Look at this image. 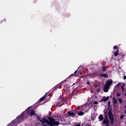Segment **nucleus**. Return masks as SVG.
<instances>
[{"mask_svg": "<svg viewBox=\"0 0 126 126\" xmlns=\"http://www.w3.org/2000/svg\"><path fill=\"white\" fill-rule=\"evenodd\" d=\"M103 115H104V118H108V111L104 110Z\"/></svg>", "mask_w": 126, "mask_h": 126, "instance_id": "nucleus-12", "label": "nucleus"}, {"mask_svg": "<svg viewBox=\"0 0 126 126\" xmlns=\"http://www.w3.org/2000/svg\"><path fill=\"white\" fill-rule=\"evenodd\" d=\"M36 115L37 114H36L35 111L34 110H32L30 113V116L31 118H32L33 116H36Z\"/></svg>", "mask_w": 126, "mask_h": 126, "instance_id": "nucleus-8", "label": "nucleus"}, {"mask_svg": "<svg viewBox=\"0 0 126 126\" xmlns=\"http://www.w3.org/2000/svg\"><path fill=\"white\" fill-rule=\"evenodd\" d=\"M94 104L95 105H98V102L96 101H95L94 102Z\"/></svg>", "mask_w": 126, "mask_h": 126, "instance_id": "nucleus-27", "label": "nucleus"}, {"mask_svg": "<svg viewBox=\"0 0 126 126\" xmlns=\"http://www.w3.org/2000/svg\"><path fill=\"white\" fill-rule=\"evenodd\" d=\"M25 115H26V113L23 112L20 116H18L15 120L12 121L8 126H15V124H17V123H19V122H22L24 118H25Z\"/></svg>", "mask_w": 126, "mask_h": 126, "instance_id": "nucleus-2", "label": "nucleus"}, {"mask_svg": "<svg viewBox=\"0 0 126 126\" xmlns=\"http://www.w3.org/2000/svg\"><path fill=\"white\" fill-rule=\"evenodd\" d=\"M113 84V80H108L106 81L105 86H108V87H110L111 84Z\"/></svg>", "mask_w": 126, "mask_h": 126, "instance_id": "nucleus-6", "label": "nucleus"}, {"mask_svg": "<svg viewBox=\"0 0 126 126\" xmlns=\"http://www.w3.org/2000/svg\"><path fill=\"white\" fill-rule=\"evenodd\" d=\"M120 96H121V93H118L117 95H116V96L117 97H120Z\"/></svg>", "mask_w": 126, "mask_h": 126, "instance_id": "nucleus-26", "label": "nucleus"}, {"mask_svg": "<svg viewBox=\"0 0 126 126\" xmlns=\"http://www.w3.org/2000/svg\"><path fill=\"white\" fill-rule=\"evenodd\" d=\"M105 126H110V124H105Z\"/></svg>", "mask_w": 126, "mask_h": 126, "instance_id": "nucleus-33", "label": "nucleus"}, {"mask_svg": "<svg viewBox=\"0 0 126 126\" xmlns=\"http://www.w3.org/2000/svg\"><path fill=\"white\" fill-rule=\"evenodd\" d=\"M2 21H4L5 22H6V20H5V19H4L3 21H2Z\"/></svg>", "mask_w": 126, "mask_h": 126, "instance_id": "nucleus-34", "label": "nucleus"}, {"mask_svg": "<svg viewBox=\"0 0 126 126\" xmlns=\"http://www.w3.org/2000/svg\"><path fill=\"white\" fill-rule=\"evenodd\" d=\"M77 73V70H76L75 72H74V74H76V73Z\"/></svg>", "mask_w": 126, "mask_h": 126, "instance_id": "nucleus-32", "label": "nucleus"}, {"mask_svg": "<svg viewBox=\"0 0 126 126\" xmlns=\"http://www.w3.org/2000/svg\"><path fill=\"white\" fill-rule=\"evenodd\" d=\"M106 69H107V67H106V66H103L102 67V70L103 71H106Z\"/></svg>", "mask_w": 126, "mask_h": 126, "instance_id": "nucleus-19", "label": "nucleus"}, {"mask_svg": "<svg viewBox=\"0 0 126 126\" xmlns=\"http://www.w3.org/2000/svg\"><path fill=\"white\" fill-rule=\"evenodd\" d=\"M114 50H119V47L117 45H115L113 47Z\"/></svg>", "mask_w": 126, "mask_h": 126, "instance_id": "nucleus-23", "label": "nucleus"}, {"mask_svg": "<svg viewBox=\"0 0 126 126\" xmlns=\"http://www.w3.org/2000/svg\"><path fill=\"white\" fill-rule=\"evenodd\" d=\"M121 56H122V57H125V54H123Z\"/></svg>", "mask_w": 126, "mask_h": 126, "instance_id": "nucleus-35", "label": "nucleus"}, {"mask_svg": "<svg viewBox=\"0 0 126 126\" xmlns=\"http://www.w3.org/2000/svg\"><path fill=\"white\" fill-rule=\"evenodd\" d=\"M110 99V96H107L106 97L104 98L103 99H101L100 100V102H102L103 101V102H107Z\"/></svg>", "mask_w": 126, "mask_h": 126, "instance_id": "nucleus-11", "label": "nucleus"}, {"mask_svg": "<svg viewBox=\"0 0 126 126\" xmlns=\"http://www.w3.org/2000/svg\"><path fill=\"white\" fill-rule=\"evenodd\" d=\"M109 88H110V87H108L105 85V86L103 88L104 92H108V91H109Z\"/></svg>", "mask_w": 126, "mask_h": 126, "instance_id": "nucleus-10", "label": "nucleus"}, {"mask_svg": "<svg viewBox=\"0 0 126 126\" xmlns=\"http://www.w3.org/2000/svg\"><path fill=\"white\" fill-rule=\"evenodd\" d=\"M74 126H81L80 124H77L76 125H74Z\"/></svg>", "mask_w": 126, "mask_h": 126, "instance_id": "nucleus-30", "label": "nucleus"}, {"mask_svg": "<svg viewBox=\"0 0 126 126\" xmlns=\"http://www.w3.org/2000/svg\"><path fill=\"white\" fill-rule=\"evenodd\" d=\"M59 99L62 100L63 102H68L69 101V96L64 97V95L63 94L60 96Z\"/></svg>", "mask_w": 126, "mask_h": 126, "instance_id": "nucleus-5", "label": "nucleus"}, {"mask_svg": "<svg viewBox=\"0 0 126 126\" xmlns=\"http://www.w3.org/2000/svg\"><path fill=\"white\" fill-rule=\"evenodd\" d=\"M119 55V50H117L114 53L115 57H117Z\"/></svg>", "mask_w": 126, "mask_h": 126, "instance_id": "nucleus-18", "label": "nucleus"}, {"mask_svg": "<svg viewBox=\"0 0 126 126\" xmlns=\"http://www.w3.org/2000/svg\"><path fill=\"white\" fill-rule=\"evenodd\" d=\"M107 118L108 117H104V119L102 121V124H103V125H106V124H107V120H106V119H107Z\"/></svg>", "mask_w": 126, "mask_h": 126, "instance_id": "nucleus-17", "label": "nucleus"}, {"mask_svg": "<svg viewBox=\"0 0 126 126\" xmlns=\"http://www.w3.org/2000/svg\"><path fill=\"white\" fill-rule=\"evenodd\" d=\"M78 116H83L84 115V112L83 111H80L77 113Z\"/></svg>", "mask_w": 126, "mask_h": 126, "instance_id": "nucleus-16", "label": "nucleus"}, {"mask_svg": "<svg viewBox=\"0 0 126 126\" xmlns=\"http://www.w3.org/2000/svg\"><path fill=\"white\" fill-rule=\"evenodd\" d=\"M112 101L114 104H117V103H118V100H117V98H116V97H113Z\"/></svg>", "mask_w": 126, "mask_h": 126, "instance_id": "nucleus-15", "label": "nucleus"}, {"mask_svg": "<svg viewBox=\"0 0 126 126\" xmlns=\"http://www.w3.org/2000/svg\"><path fill=\"white\" fill-rule=\"evenodd\" d=\"M112 111V108H110L108 113V115L110 121L111 125H114V123H115V119H114V115L113 114Z\"/></svg>", "mask_w": 126, "mask_h": 126, "instance_id": "nucleus-3", "label": "nucleus"}, {"mask_svg": "<svg viewBox=\"0 0 126 126\" xmlns=\"http://www.w3.org/2000/svg\"><path fill=\"white\" fill-rule=\"evenodd\" d=\"M124 95H125V96H126V93Z\"/></svg>", "mask_w": 126, "mask_h": 126, "instance_id": "nucleus-39", "label": "nucleus"}, {"mask_svg": "<svg viewBox=\"0 0 126 126\" xmlns=\"http://www.w3.org/2000/svg\"><path fill=\"white\" fill-rule=\"evenodd\" d=\"M71 76H76V75L74 74H72L71 75H70L68 78H71Z\"/></svg>", "mask_w": 126, "mask_h": 126, "instance_id": "nucleus-24", "label": "nucleus"}, {"mask_svg": "<svg viewBox=\"0 0 126 126\" xmlns=\"http://www.w3.org/2000/svg\"><path fill=\"white\" fill-rule=\"evenodd\" d=\"M121 88H122L123 91H125V88H124L123 86H122V87H121Z\"/></svg>", "mask_w": 126, "mask_h": 126, "instance_id": "nucleus-28", "label": "nucleus"}, {"mask_svg": "<svg viewBox=\"0 0 126 126\" xmlns=\"http://www.w3.org/2000/svg\"><path fill=\"white\" fill-rule=\"evenodd\" d=\"M47 95V94H46L44 96H43L42 97H41L39 100V102H43V101H44V100H45V98H46V96Z\"/></svg>", "mask_w": 126, "mask_h": 126, "instance_id": "nucleus-13", "label": "nucleus"}, {"mask_svg": "<svg viewBox=\"0 0 126 126\" xmlns=\"http://www.w3.org/2000/svg\"><path fill=\"white\" fill-rule=\"evenodd\" d=\"M39 121L41 122L42 124H45L46 123L47 126H58L60 125V122L58 121H56V120L53 117H48V120L46 119H44L43 120L39 118L38 119Z\"/></svg>", "mask_w": 126, "mask_h": 126, "instance_id": "nucleus-1", "label": "nucleus"}, {"mask_svg": "<svg viewBox=\"0 0 126 126\" xmlns=\"http://www.w3.org/2000/svg\"><path fill=\"white\" fill-rule=\"evenodd\" d=\"M117 85H121V83L118 84Z\"/></svg>", "mask_w": 126, "mask_h": 126, "instance_id": "nucleus-38", "label": "nucleus"}, {"mask_svg": "<svg viewBox=\"0 0 126 126\" xmlns=\"http://www.w3.org/2000/svg\"><path fill=\"white\" fill-rule=\"evenodd\" d=\"M77 113L78 111L77 110H71L67 112V114L70 116V117H72V118H74L77 115Z\"/></svg>", "mask_w": 126, "mask_h": 126, "instance_id": "nucleus-4", "label": "nucleus"}, {"mask_svg": "<svg viewBox=\"0 0 126 126\" xmlns=\"http://www.w3.org/2000/svg\"><path fill=\"white\" fill-rule=\"evenodd\" d=\"M99 76L101 77H104V78H108L109 76L107 74H100Z\"/></svg>", "mask_w": 126, "mask_h": 126, "instance_id": "nucleus-9", "label": "nucleus"}, {"mask_svg": "<svg viewBox=\"0 0 126 126\" xmlns=\"http://www.w3.org/2000/svg\"><path fill=\"white\" fill-rule=\"evenodd\" d=\"M118 101L120 103V104H123V99L122 98H118Z\"/></svg>", "mask_w": 126, "mask_h": 126, "instance_id": "nucleus-20", "label": "nucleus"}, {"mask_svg": "<svg viewBox=\"0 0 126 126\" xmlns=\"http://www.w3.org/2000/svg\"><path fill=\"white\" fill-rule=\"evenodd\" d=\"M124 79L125 80L126 79V75L124 76Z\"/></svg>", "mask_w": 126, "mask_h": 126, "instance_id": "nucleus-31", "label": "nucleus"}, {"mask_svg": "<svg viewBox=\"0 0 126 126\" xmlns=\"http://www.w3.org/2000/svg\"><path fill=\"white\" fill-rule=\"evenodd\" d=\"M98 120H99V121H103V120H104V116H103V115L100 114L99 117H98Z\"/></svg>", "mask_w": 126, "mask_h": 126, "instance_id": "nucleus-14", "label": "nucleus"}, {"mask_svg": "<svg viewBox=\"0 0 126 126\" xmlns=\"http://www.w3.org/2000/svg\"><path fill=\"white\" fill-rule=\"evenodd\" d=\"M111 105V101H108V107H107V110H109L110 109V106Z\"/></svg>", "mask_w": 126, "mask_h": 126, "instance_id": "nucleus-21", "label": "nucleus"}, {"mask_svg": "<svg viewBox=\"0 0 126 126\" xmlns=\"http://www.w3.org/2000/svg\"><path fill=\"white\" fill-rule=\"evenodd\" d=\"M106 124H110V121H109V119L108 118H106Z\"/></svg>", "mask_w": 126, "mask_h": 126, "instance_id": "nucleus-22", "label": "nucleus"}, {"mask_svg": "<svg viewBox=\"0 0 126 126\" xmlns=\"http://www.w3.org/2000/svg\"><path fill=\"white\" fill-rule=\"evenodd\" d=\"M36 117H37L38 120H39V119H40V117H39V115H38V114H36Z\"/></svg>", "mask_w": 126, "mask_h": 126, "instance_id": "nucleus-29", "label": "nucleus"}, {"mask_svg": "<svg viewBox=\"0 0 126 126\" xmlns=\"http://www.w3.org/2000/svg\"><path fill=\"white\" fill-rule=\"evenodd\" d=\"M87 84H90V83L89 82H87Z\"/></svg>", "mask_w": 126, "mask_h": 126, "instance_id": "nucleus-37", "label": "nucleus"}, {"mask_svg": "<svg viewBox=\"0 0 126 126\" xmlns=\"http://www.w3.org/2000/svg\"><path fill=\"white\" fill-rule=\"evenodd\" d=\"M63 105H64V103H63V101L61 100L60 102L59 101L57 103V107H62V106H63Z\"/></svg>", "mask_w": 126, "mask_h": 126, "instance_id": "nucleus-7", "label": "nucleus"}, {"mask_svg": "<svg viewBox=\"0 0 126 126\" xmlns=\"http://www.w3.org/2000/svg\"><path fill=\"white\" fill-rule=\"evenodd\" d=\"M98 91H99V90H97V92H98Z\"/></svg>", "mask_w": 126, "mask_h": 126, "instance_id": "nucleus-40", "label": "nucleus"}, {"mask_svg": "<svg viewBox=\"0 0 126 126\" xmlns=\"http://www.w3.org/2000/svg\"><path fill=\"white\" fill-rule=\"evenodd\" d=\"M112 94H111L110 96V99L112 98Z\"/></svg>", "mask_w": 126, "mask_h": 126, "instance_id": "nucleus-36", "label": "nucleus"}, {"mask_svg": "<svg viewBox=\"0 0 126 126\" xmlns=\"http://www.w3.org/2000/svg\"><path fill=\"white\" fill-rule=\"evenodd\" d=\"M124 117H125V115H121L120 117L121 120H123L124 119Z\"/></svg>", "mask_w": 126, "mask_h": 126, "instance_id": "nucleus-25", "label": "nucleus"}]
</instances>
